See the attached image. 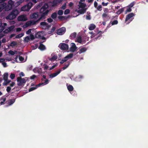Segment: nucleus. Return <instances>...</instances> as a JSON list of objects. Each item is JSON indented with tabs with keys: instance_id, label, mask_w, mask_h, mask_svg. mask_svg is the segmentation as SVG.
<instances>
[{
	"instance_id": "72a5a7b5",
	"label": "nucleus",
	"mask_w": 148,
	"mask_h": 148,
	"mask_svg": "<svg viewBox=\"0 0 148 148\" xmlns=\"http://www.w3.org/2000/svg\"><path fill=\"white\" fill-rule=\"evenodd\" d=\"M70 10L69 9H66L64 12V14H67L70 13Z\"/></svg>"
},
{
	"instance_id": "e2e57ef3",
	"label": "nucleus",
	"mask_w": 148,
	"mask_h": 148,
	"mask_svg": "<svg viewBox=\"0 0 148 148\" xmlns=\"http://www.w3.org/2000/svg\"><path fill=\"white\" fill-rule=\"evenodd\" d=\"M6 39L5 38H3L2 40V42L3 43H5L6 42Z\"/></svg>"
},
{
	"instance_id": "423d86ee",
	"label": "nucleus",
	"mask_w": 148,
	"mask_h": 148,
	"mask_svg": "<svg viewBox=\"0 0 148 148\" xmlns=\"http://www.w3.org/2000/svg\"><path fill=\"white\" fill-rule=\"evenodd\" d=\"M17 81L18 82V86H21L26 82V80L20 77L17 78Z\"/></svg>"
},
{
	"instance_id": "cd10ccee",
	"label": "nucleus",
	"mask_w": 148,
	"mask_h": 148,
	"mask_svg": "<svg viewBox=\"0 0 148 148\" xmlns=\"http://www.w3.org/2000/svg\"><path fill=\"white\" fill-rule=\"evenodd\" d=\"M68 89L70 91H72L73 90V87L71 85H69L68 87Z\"/></svg>"
},
{
	"instance_id": "b1692460",
	"label": "nucleus",
	"mask_w": 148,
	"mask_h": 148,
	"mask_svg": "<svg viewBox=\"0 0 148 148\" xmlns=\"http://www.w3.org/2000/svg\"><path fill=\"white\" fill-rule=\"evenodd\" d=\"M95 26L94 25L92 24L89 27V29L91 30H93L95 28Z\"/></svg>"
},
{
	"instance_id": "79ce46f5",
	"label": "nucleus",
	"mask_w": 148,
	"mask_h": 148,
	"mask_svg": "<svg viewBox=\"0 0 148 148\" xmlns=\"http://www.w3.org/2000/svg\"><path fill=\"white\" fill-rule=\"evenodd\" d=\"M118 23V21L117 20L114 21L113 22H112V25H114V24H116Z\"/></svg>"
},
{
	"instance_id": "1a4fd4ad",
	"label": "nucleus",
	"mask_w": 148,
	"mask_h": 148,
	"mask_svg": "<svg viewBox=\"0 0 148 148\" xmlns=\"http://www.w3.org/2000/svg\"><path fill=\"white\" fill-rule=\"evenodd\" d=\"M34 39V36L32 34H31L29 36H27L25 37L24 41L25 42H28L30 40H33Z\"/></svg>"
},
{
	"instance_id": "bf43d9fd",
	"label": "nucleus",
	"mask_w": 148,
	"mask_h": 148,
	"mask_svg": "<svg viewBox=\"0 0 148 148\" xmlns=\"http://www.w3.org/2000/svg\"><path fill=\"white\" fill-rule=\"evenodd\" d=\"M73 4L71 2L69 4V7H71L73 5Z\"/></svg>"
},
{
	"instance_id": "c9c22d12",
	"label": "nucleus",
	"mask_w": 148,
	"mask_h": 148,
	"mask_svg": "<svg viewBox=\"0 0 148 148\" xmlns=\"http://www.w3.org/2000/svg\"><path fill=\"white\" fill-rule=\"evenodd\" d=\"M5 81V82L3 83V85H7L10 82V80H7Z\"/></svg>"
},
{
	"instance_id": "052dcab7",
	"label": "nucleus",
	"mask_w": 148,
	"mask_h": 148,
	"mask_svg": "<svg viewBox=\"0 0 148 148\" xmlns=\"http://www.w3.org/2000/svg\"><path fill=\"white\" fill-rule=\"evenodd\" d=\"M15 84V83L14 82H12L11 84H10V86H13Z\"/></svg>"
},
{
	"instance_id": "f8f14e48",
	"label": "nucleus",
	"mask_w": 148,
	"mask_h": 148,
	"mask_svg": "<svg viewBox=\"0 0 148 148\" xmlns=\"http://www.w3.org/2000/svg\"><path fill=\"white\" fill-rule=\"evenodd\" d=\"M71 46L70 48V51L72 52H74L77 49L75 44L74 43H71Z\"/></svg>"
},
{
	"instance_id": "412c9836",
	"label": "nucleus",
	"mask_w": 148,
	"mask_h": 148,
	"mask_svg": "<svg viewBox=\"0 0 148 148\" xmlns=\"http://www.w3.org/2000/svg\"><path fill=\"white\" fill-rule=\"evenodd\" d=\"M8 4L12 7L14 6V2L12 0H9L8 2Z\"/></svg>"
},
{
	"instance_id": "ddd939ff",
	"label": "nucleus",
	"mask_w": 148,
	"mask_h": 148,
	"mask_svg": "<svg viewBox=\"0 0 148 148\" xmlns=\"http://www.w3.org/2000/svg\"><path fill=\"white\" fill-rule=\"evenodd\" d=\"M15 27L14 25H12L8 27L7 29H6L3 31V32L5 33H7L8 32L12 31L14 28Z\"/></svg>"
},
{
	"instance_id": "680f3d73",
	"label": "nucleus",
	"mask_w": 148,
	"mask_h": 148,
	"mask_svg": "<svg viewBox=\"0 0 148 148\" xmlns=\"http://www.w3.org/2000/svg\"><path fill=\"white\" fill-rule=\"evenodd\" d=\"M97 2H95L94 3V6L95 7L97 8Z\"/></svg>"
},
{
	"instance_id": "6e6552de",
	"label": "nucleus",
	"mask_w": 148,
	"mask_h": 148,
	"mask_svg": "<svg viewBox=\"0 0 148 148\" xmlns=\"http://www.w3.org/2000/svg\"><path fill=\"white\" fill-rule=\"evenodd\" d=\"M17 19L19 21H25L27 20V19L26 15L23 14L18 16Z\"/></svg>"
},
{
	"instance_id": "49530a36",
	"label": "nucleus",
	"mask_w": 148,
	"mask_h": 148,
	"mask_svg": "<svg viewBox=\"0 0 148 148\" xmlns=\"http://www.w3.org/2000/svg\"><path fill=\"white\" fill-rule=\"evenodd\" d=\"M61 1H59V0H54V3H60V2H61Z\"/></svg>"
},
{
	"instance_id": "4468645a",
	"label": "nucleus",
	"mask_w": 148,
	"mask_h": 148,
	"mask_svg": "<svg viewBox=\"0 0 148 148\" xmlns=\"http://www.w3.org/2000/svg\"><path fill=\"white\" fill-rule=\"evenodd\" d=\"M61 49L63 50H66L68 49V46L67 44L65 43L62 44L61 46Z\"/></svg>"
},
{
	"instance_id": "338daca9",
	"label": "nucleus",
	"mask_w": 148,
	"mask_h": 148,
	"mask_svg": "<svg viewBox=\"0 0 148 148\" xmlns=\"http://www.w3.org/2000/svg\"><path fill=\"white\" fill-rule=\"evenodd\" d=\"M133 5H134V4H133V3H131L129 6V8L132 7L133 6Z\"/></svg>"
},
{
	"instance_id": "393cba45",
	"label": "nucleus",
	"mask_w": 148,
	"mask_h": 148,
	"mask_svg": "<svg viewBox=\"0 0 148 148\" xmlns=\"http://www.w3.org/2000/svg\"><path fill=\"white\" fill-rule=\"evenodd\" d=\"M73 56V53H70L68 55V56H66L65 57V59H66L67 60L69 58H71Z\"/></svg>"
},
{
	"instance_id": "0eeeda50",
	"label": "nucleus",
	"mask_w": 148,
	"mask_h": 148,
	"mask_svg": "<svg viewBox=\"0 0 148 148\" xmlns=\"http://www.w3.org/2000/svg\"><path fill=\"white\" fill-rule=\"evenodd\" d=\"M38 20L36 21L33 20H31L27 21L25 24V26L26 27H27L31 25H34L36 24V22H38Z\"/></svg>"
},
{
	"instance_id": "603ef678",
	"label": "nucleus",
	"mask_w": 148,
	"mask_h": 148,
	"mask_svg": "<svg viewBox=\"0 0 148 148\" xmlns=\"http://www.w3.org/2000/svg\"><path fill=\"white\" fill-rule=\"evenodd\" d=\"M76 36V33H73L72 34V36L74 38H75Z\"/></svg>"
},
{
	"instance_id": "dca6fc26",
	"label": "nucleus",
	"mask_w": 148,
	"mask_h": 148,
	"mask_svg": "<svg viewBox=\"0 0 148 148\" xmlns=\"http://www.w3.org/2000/svg\"><path fill=\"white\" fill-rule=\"evenodd\" d=\"M134 15V14L133 13H131L128 14L126 17L125 19V21H127L130 18L133 17Z\"/></svg>"
},
{
	"instance_id": "2f4dec72",
	"label": "nucleus",
	"mask_w": 148,
	"mask_h": 148,
	"mask_svg": "<svg viewBox=\"0 0 148 148\" xmlns=\"http://www.w3.org/2000/svg\"><path fill=\"white\" fill-rule=\"evenodd\" d=\"M4 5L3 4H0V12L2 11L4 8Z\"/></svg>"
},
{
	"instance_id": "a211bd4d",
	"label": "nucleus",
	"mask_w": 148,
	"mask_h": 148,
	"mask_svg": "<svg viewBox=\"0 0 148 148\" xmlns=\"http://www.w3.org/2000/svg\"><path fill=\"white\" fill-rule=\"evenodd\" d=\"M60 70L59 71H58L56 73H53L51 74L50 75V77L52 78L55 76H56L57 75H58L60 73Z\"/></svg>"
},
{
	"instance_id": "a878e982",
	"label": "nucleus",
	"mask_w": 148,
	"mask_h": 148,
	"mask_svg": "<svg viewBox=\"0 0 148 148\" xmlns=\"http://www.w3.org/2000/svg\"><path fill=\"white\" fill-rule=\"evenodd\" d=\"M38 48L41 50H43L45 49V47L43 45L41 44Z\"/></svg>"
},
{
	"instance_id": "4be33fe9",
	"label": "nucleus",
	"mask_w": 148,
	"mask_h": 148,
	"mask_svg": "<svg viewBox=\"0 0 148 148\" xmlns=\"http://www.w3.org/2000/svg\"><path fill=\"white\" fill-rule=\"evenodd\" d=\"M8 77V73H5L3 75V79L4 80H7Z\"/></svg>"
},
{
	"instance_id": "5701e85b",
	"label": "nucleus",
	"mask_w": 148,
	"mask_h": 148,
	"mask_svg": "<svg viewBox=\"0 0 148 148\" xmlns=\"http://www.w3.org/2000/svg\"><path fill=\"white\" fill-rule=\"evenodd\" d=\"M51 17L53 19H55L57 17V14L56 12L53 13L51 16Z\"/></svg>"
},
{
	"instance_id": "c03bdc74",
	"label": "nucleus",
	"mask_w": 148,
	"mask_h": 148,
	"mask_svg": "<svg viewBox=\"0 0 148 148\" xmlns=\"http://www.w3.org/2000/svg\"><path fill=\"white\" fill-rule=\"evenodd\" d=\"M31 30L32 29H29L28 31H27L26 32V33L27 34H29L31 33Z\"/></svg>"
},
{
	"instance_id": "f3484780",
	"label": "nucleus",
	"mask_w": 148,
	"mask_h": 148,
	"mask_svg": "<svg viewBox=\"0 0 148 148\" xmlns=\"http://www.w3.org/2000/svg\"><path fill=\"white\" fill-rule=\"evenodd\" d=\"M59 19L61 20H65L68 18V17L60 16L58 17Z\"/></svg>"
},
{
	"instance_id": "9d476101",
	"label": "nucleus",
	"mask_w": 148,
	"mask_h": 148,
	"mask_svg": "<svg viewBox=\"0 0 148 148\" xmlns=\"http://www.w3.org/2000/svg\"><path fill=\"white\" fill-rule=\"evenodd\" d=\"M65 30V27H62L57 30V34L59 35H62L64 33Z\"/></svg>"
},
{
	"instance_id": "774afa93",
	"label": "nucleus",
	"mask_w": 148,
	"mask_h": 148,
	"mask_svg": "<svg viewBox=\"0 0 148 148\" xmlns=\"http://www.w3.org/2000/svg\"><path fill=\"white\" fill-rule=\"evenodd\" d=\"M6 0H0V3H2L4 2Z\"/></svg>"
},
{
	"instance_id": "5fc2aeb1",
	"label": "nucleus",
	"mask_w": 148,
	"mask_h": 148,
	"mask_svg": "<svg viewBox=\"0 0 148 148\" xmlns=\"http://www.w3.org/2000/svg\"><path fill=\"white\" fill-rule=\"evenodd\" d=\"M102 8V6H101V5H99V6L98 7H97V9L99 10L101 8Z\"/></svg>"
},
{
	"instance_id": "864d4df0",
	"label": "nucleus",
	"mask_w": 148,
	"mask_h": 148,
	"mask_svg": "<svg viewBox=\"0 0 148 148\" xmlns=\"http://www.w3.org/2000/svg\"><path fill=\"white\" fill-rule=\"evenodd\" d=\"M2 64L3 65L4 67H6L7 66L5 62H3Z\"/></svg>"
},
{
	"instance_id": "58836bf2",
	"label": "nucleus",
	"mask_w": 148,
	"mask_h": 148,
	"mask_svg": "<svg viewBox=\"0 0 148 148\" xmlns=\"http://www.w3.org/2000/svg\"><path fill=\"white\" fill-rule=\"evenodd\" d=\"M66 8V3L64 4L61 8V9L62 10H64Z\"/></svg>"
},
{
	"instance_id": "69168bd1",
	"label": "nucleus",
	"mask_w": 148,
	"mask_h": 148,
	"mask_svg": "<svg viewBox=\"0 0 148 148\" xmlns=\"http://www.w3.org/2000/svg\"><path fill=\"white\" fill-rule=\"evenodd\" d=\"M86 18L87 19L90 20V16H87L86 17Z\"/></svg>"
},
{
	"instance_id": "e433bc0d",
	"label": "nucleus",
	"mask_w": 148,
	"mask_h": 148,
	"mask_svg": "<svg viewBox=\"0 0 148 148\" xmlns=\"http://www.w3.org/2000/svg\"><path fill=\"white\" fill-rule=\"evenodd\" d=\"M77 42L80 43L82 42V38L80 36H79L77 38Z\"/></svg>"
},
{
	"instance_id": "7ed1b4c3",
	"label": "nucleus",
	"mask_w": 148,
	"mask_h": 148,
	"mask_svg": "<svg viewBox=\"0 0 148 148\" xmlns=\"http://www.w3.org/2000/svg\"><path fill=\"white\" fill-rule=\"evenodd\" d=\"M19 13V11L17 9H14L5 18L7 19L13 20L16 18Z\"/></svg>"
},
{
	"instance_id": "bb28decb",
	"label": "nucleus",
	"mask_w": 148,
	"mask_h": 148,
	"mask_svg": "<svg viewBox=\"0 0 148 148\" xmlns=\"http://www.w3.org/2000/svg\"><path fill=\"white\" fill-rule=\"evenodd\" d=\"M40 24L43 27H47L48 26V24L44 22H41L40 23Z\"/></svg>"
},
{
	"instance_id": "de8ad7c7",
	"label": "nucleus",
	"mask_w": 148,
	"mask_h": 148,
	"mask_svg": "<svg viewBox=\"0 0 148 148\" xmlns=\"http://www.w3.org/2000/svg\"><path fill=\"white\" fill-rule=\"evenodd\" d=\"M36 88H34V87H32V88H30L29 89V92H30L31 91H32L34 90Z\"/></svg>"
},
{
	"instance_id": "a19ab883",
	"label": "nucleus",
	"mask_w": 148,
	"mask_h": 148,
	"mask_svg": "<svg viewBox=\"0 0 148 148\" xmlns=\"http://www.w3.org/2000/svg\"><path fill=\"white\" fill-rule=\"evenodd\" d=\"M123 11V9H121L119 10L117 12V14H120L121 12H122Z\"/></svg>"
},
{
	"instance_id": "4d7b16f0",
	"label": "nucleus",
	"mask_w": 148,
	"mask_h": 148,
	"mask_svg": "<svg viewBox=\"0 0 148 148\" xmlns=\"http://www.w3.org/2000/svg\"><path fill=\"white\" fill-rule=\"evenodd\" d=\"M131 11V9L130 8H128L127 10L126 11L127 12H130Z\"/></svg>"
},
{
	"instance_id": "9b49d317",
	"label": "nucleus",
	"mask_w": 148,
	"mask_h": 148,
	"mask_svg": "<svg viewBox=\"0 0 148 148\" xmlns=\"http://www.w3.org/2000/svg\"><path fill=\"white\" fill-rule=\"evenodd\" d=\"M38 16V12H34L30 15V18L32 19H36Z\"/></svg>"
},
{
	"instance_id": "6e6d98bb",
	"label": "nucleus",
	"mask_w": 148,
	"mask_h": 148,
	"mask_svg": "<svg viewBox=\"0 0 148 148\" xmlns=\"http://www.w3.org/2000/svg\"><path fill=\"white\" fill-rule=\"evenodd\" d=\"M5 60V59L4 58H0V62H3Z\"/></svg>"
},
{
	"instance_id": "2eb2a0df",
	"label": "nucleus",
	"mask_w": 148,
	"mask_h": 148,
	"mask_svg": "<svg viewBox=\"0 0 148 148\" xmlns=\"http://www.w3.org/2000/svg\"><path fill=\"white\" fill-rule=\"evenodd\" d=\"M12 8V7L9 5L8 4L5 7H4L5 10V11H8L10 10Z\"/></svg>"
},
{
	"instance_id": "c85d7f7f",
	"label": "nucleus",
	"mask_w": 148,
	"mask_h": 148,
	"mask_svg": "<svg viewBox=\"0 0 148 148\" xmlns=\"http://www.w3.org/2000/svg\"><path fill=\"white\" fill-rule=\"evenodd\" d=\"M86 50V49L85 48H82L80 49L79 51V53H81L82 52L85 51Z\"/></svg>"
},
{
	"instance_id": "473e14b6",
	"label": "nucleus",
	"mask_w": 148,
	"mask_h": 148,
	"mask_svg": "<svg viewBox=\"0 0 148 148\" xmlns=\"http://www.w3.org/2000/svg\"><path fill=\"white\" fill-rule=\"evenodd\" d=\"M17 45L16 42L13 41L10 44V46L13 47Z\"/></svg>"
},
{
	"instance_id": "6ab92c4d",
	"label": "nucleus",
	"mask_w": 148,
	"mask_h": 148,
	"mask_svg": "<svg viewBox=\"0 0 148 148\" xmlns=\"http://www.w3.org/2000/svg\"><path fill=\"white\" fill-rule=\"evenodd\" d=\"M25 0H20L16 2L15 4L16 6H18L21 4Z\"/></svg>"
},
{
	"instance_id": "39448f33",
	"label": "nucleus",
	"mask_w": 148,
	"mask_h": 148,
	"mask_svg": "<svg viewBox=\"0 0 148 148\" xmlns=\"http://www.w3.org/2000/svg\"><path fill=\"white\" fill-rule=\"evenodd\" d=\"M7 24L5 23H2L1 21H0V37H2L3 35H2V34H1L2 31L5 29L6 27L7 26Z\"/></svg>"
},
{
	"instance_id": "4c0bfd02",
	"label": "nucleus",
	"mask_w": 148,
	"mask_h": 148,
	"mask_svg": "<svg viewBox=\"0 0 148 148\" xmlns=\"http://www.w3.org/2000/svg\"><path fill=\"white\" fill-rule=\"evenodd\" d=\"M9 105H10L12 104L14 101L15 99H11L9 101Z\"/></svg>"
},
{
	"instance_id": "ea45409f",
	"label": "nucleus",
	"mask_w": 148,
	"mask_h": 148,
	"mask_svg": "<svg viewBox=\"0 0 148 148\" xmlns=\"http://www.w3.org/2000/svg\"><path fill=\"white\" fill-rule=\"evenodd\" d=\"M15 77V74L14 73H12L10 75V77L11 79H14Z\"/></svg>"
},
{
	"instance_id": "a18cd8bd",
	"label": "nucleus",
	"mask_w": 148,
	"mask_h": 148,
	"mask_svg": "<svg viewBox=\"0 0 148 148\" xmlns=\"http://www.w3.org/2000/svg\"><path fill=\"white\" fill-rule=\"evenodd\" d=\"M69 63H68L67 64H66L65 66H64V67H63V69H66L69 66Z\"/></svg>"
},
{
	"instance_id": "f704fd0d",
	"label": "nucleus",
	"mask_w": 148,
	"mask_h": 148,
	"mask_svg": "<svg viewBox=\"0 0 148 148\" xmlns=\"http://www.w3.org/2000/svg\"><path fill=\"white\" fill-rule=\"evenodd\" d=\"M57 58V56L56 55H54L52 58L50 59V60H56Z\"/></svg>"
},
{
	"instance_id": "37998d69",
	"label": "nucleus",
	"mask_w": 148,
	"mask_h": 148,
	"mask_svg": "<svg viewBox=\"0 0 148 148\" xmlns=\"http://www.w3.org/2000/svg\"><path fill=\"white\" fill-rule=\"evenodd\" d=\"M47 20L49 23H51L53 21V20L51 18H48Z\"/></svg>"
},
{
	"instance_id": "8fccbe9b",
	"label": "nucleus",
	"mask_w": 148,
	"mask_h": 148,
	"mask_svg": "<svg viewBox=\"0 0 148 148\" xmlns=\"http://www.w3.org/2000/svg\"><path fill=\"white\" fill-rule=\"evenodd\" d=\"M11 88L9 86H8L7 87V91L8 92H9L11 90Z\"/></svg>"
},
{
	"instance_id": "7c9ffc66",
	"label": "nucleus",
	"mask_w": 148,
	"mask_h": 148,
	"mask_svg": "<svg viewBox=\"0 0 148 148\" xmlns=\"http://www.w3.org/2000/svg\"><path fill=\"white\" fill-rule=\"evenodd\" d=\"M24 35L23 33H21L20 34H19L18 35H17L16 37V38H20L23 36Z\"/></svg>"
},
{
	"instance_id": "c756f323",
	"label": "nucleus",
	"mask_w": 148,
	"mask_h": 148,
	"mask_svg": "<svg viewBox=\"0 0 148 148\" xmlns=\"http://www.w3.org/2000/svg\"><path fill=\"white\" fill-rule=\"evenodd\" d=\"M63 13V11L62 10H59L58 12V14L59 15H62Z\"/></svg>"
},
{
	"instance_id": "3c124183",
	"label": "nucleus",
	"mask_w": 148,
	"mask_h": 148,
	"mask_svg": "<svg viewBox=\"0 0 148 148\" xmlns=\"http://www.w3.org/2000/svg\"><path fill=\"white\" fill-rule=\"evenodd\" d=\"M21 30V28L19 27L16 29V31L17 32H19Z\"/></svg>"
},
{
	"instance_id": "20e7f679",
	"label": "nucleus",
	"mask_w": 148,
	"mask_h": 148,
	"mask_svg": "<svg viewBox=\"0 0 148 148\" xmlns=\"http://www.w3.org/2000/svg\"><path fill=\"white\" fill-rule=\"evenodd\" d=\"M33 5L32 2H29L27 4L23 6L21 9V11H29Z\"/></svg>"
},
{
	"instance_id": "13d9d810",
	"label": "nucleus",
	"mask_w": 148,
	"mask_h": 148,
	"mask_svg": "<svg viewBox=\"0 0 148 148\" xmlns=\"http://www.w3.org/2000/svg\"><path fill=\"white\" fill-rule=\"evenodd\" d=\"M102 4L103 6H106L108 4V3H104L103 2L102 3Z\"/></svg>"
},
{
	"instance_id": "f257e3e1",
	"label": "nucleus",
	"mask_w": 148,
	"mask_h": 148,
	"mask_svg": "<svg viewBox=\"0 0 148 148\" xmlns=\"http://www.w3.org/2000/svg\"><path fill=\"white\" fill-rule=\"evenodd\" d=\"M48 7V5L46 4L41 8L40 11L41 16L38 19V21H40L41 19L45 18V16L47 15L49 12V10L47 9Z\"/></svg>"
},
{
	"instance_id": "aec40b11",
	"label": "nucleus",
	"mask_w": 148,
	"mask_h": 148,
	"mask_svg": "<svg viewBox=\"0 0 148 148\" xmlns=\"http://www.w3.org/2000/svg\"><path fill=\"white\" fill-rule=\"evenodd\" d=\"M8 53L11 55H13L15 54H17V51H14L12 50H10L8 52Z\"/></svg>"
},
{
	"instance_id": "09e8293b",
	"label": "nucleus",
	"mask_w": 148,
	"mask_h": 148,
	"mask_svg": "<svg viewBox=\"0 0 148 148\" xmlns=\"http://www.w3.org/2000/svg\"><path fill=\"white\" fill-rule=\"evenodd\" d=\"M19 59L21 61H23L24 60V58L21 56H19Z\"/></svg>"
},
{
	"instance_id": "f03ea898",
	"label": "nucleus",
	"mask_w": 148,
	"mask_h": 148,
	"mask_svg": "<svg viewBox=\"0 0 148 148\" xmlns=\"http://www.w3.org/2000/svg\"><path fill=\"white\" fill-rule=\"evenodd\" d=\"M78 6L79 10H76V11L80 14H83L85 12L86 9L85 8L86 5L84 2L79 1Z\"/></svg>"
},
{
	"instance_id": "0e129e2a",
	"label": "nucleus",
	"mask_w": 148,
	"mask_h": 148,
	"mask_svg": "<svg viewBox=\"0 0 148 148\" xmlns=\"http://www.w3.org/2000/svg\"><path fill=\"white\" fill-rule=\"evenodd\" d=\"M36 76L35 75H33L32 76L30 77V78L32 79H33L36 77Z\"/></svg>"
}]
</instances>
